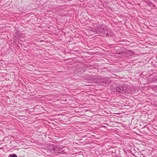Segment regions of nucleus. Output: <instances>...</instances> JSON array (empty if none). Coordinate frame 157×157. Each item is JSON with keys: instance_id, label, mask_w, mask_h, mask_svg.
Here are the masks:
<instances>
[{"instance_id": "obj_1", "label": "nucleus", "mask_w": 157, "mask_h": 157, "mask_svg": "<svg viewBox=\"0 0 157 157\" xmlns=\"http://www.w3.org/2000/svg\"><path fill=\"white\" fill-rule=\"evenodd\" d=\"M129 88H126V86L124 85H122L121 86L117 87V91L121 93L122 94H124L126 92L128 93H131V91L129 90Z\"/></svg>"}, {"instance_id": "obj_2", "label": "nucleus", "mask_w": 157, "mask_h": 157, "mask_svg": "<svg viewBox=\"0 0 157 157\" xmlns=\"http://www.w3.org/2000/svg\"><path fill=\"white\" fill-rule=\"evenodd\" d=\"M50 148L52 149H51V151L52 152L53 151H54L53 152L56 153H60V151L59 150V148L57 146H51L50 147Z\"/></svg>"}, {"instance_id": "obj_3", "label": "nucleus", "mask_w": 157, "mask_h": 157, "mask_svg": "<svg viewBox=\"0 0 157 157\" xmlns=\"http://www.w3.org/2000/svg\"><path fill=\"white\" fill-rule=\"evenodd\" d=\"M104 33L106 34L107 36H112V33L108 28H106Z\"/></svg>"}, {"instance_id": "obj_4", "label": "nucleus", "mask_w": 157, "mask_h": 157, "mask_svg": "<svg viewBox=\"0 0 157 157\" xmlns=\"http://www.w3.org/2000/svg\"><path fill=\"white\" fill-rule=\"evenodd\" d=\"M105 30V29L104 28L101 29V28H100V29H98L96 31V32L97 34H100H100H101V32H102V30Z\"/></svg>"}, {"instance_id": "obj_5", "label": "nucleus", "mask_w": 157, "mask_h": 157, "mask_svg": "<svg viewBox=\"0 0 157 157\" xmlns=\"http://www.w3.org/2000/svg\"><path fill=\"white\" fill-rule=\"evenodd\" d=\"M101 85H104V84H105L107 83L105 81V79H102L101 80Z\"/></svg>"}, {"instance_id": "obj_6", "label": "nucleus", "mask_w": 157, "mask_h": 157, "mask_svg": "<svg viewBox=\"0 0 157 157\" xmlns=\"http://www.w3.org/2000/svg\"><path fill=\"white\" fill-rule=\"evenodd\" d=\"M117 87H116V88H113V86L111 87V90L114 92L117 91Z\"/></svg>"}, {"instance_id": "obj_7", "label": "nucleus", "mask_w": 157, "mask_h": 157, "mask_svg": "<svg viewBox=\"0 0 157 157\" xmlns=\"http://www.w3.org/2000/svg\"><path fill=\"white\" fill-rule=\"evenodd\" d=\"M9 157H17V156L15 154H13L10 155Z\"/></svg>"}, {"instance_id": "obj_8", "label": "nucleus", "mask_w": 157, "mask_h": 157, "mask_svg": "<svg viewBox=\"0 0 157 157\" xmlns=\"http://www.w3.org/2000/svg\"><path fill=\"white\" fill-rule=\"evenodd\" d=\"M127 53L129 54L130 56H131L132 54V53L131 51H127Z\"/></svg>"}]
</instances>
